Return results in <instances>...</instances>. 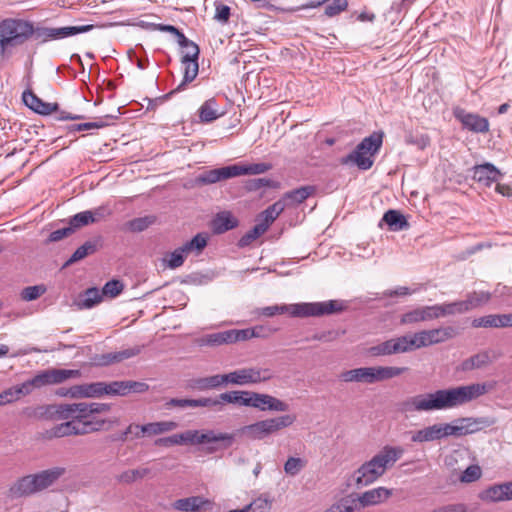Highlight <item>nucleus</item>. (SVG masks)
I'll use <instances>...</instances> for the list:
<instances>
[{"label":"nucleus","instance_id":"nucleus-60","mask_svg":"<svg viewBox=\"0 0 512 512\" xmlns=\"http://www.w3.org/2000/svg\"><path fill=\"white\" fill-rule=\"evenodd\" d=\"M181 48L183 49L181 61L198 60L200 50L196 43L189 40L187 45L182 46Z\"/></svg>","mask_w":512,"mask_h":512},{"label":"nucleus","instance_id":"nucleus-6","mask_svg":"<svg viewBox=\"0 0 512 512\" xmlns=\"http://www.w3.org/2000/svg\"><path fill=\"white\" fill-rule=\"evenodd\" d=\"M271 165L267 163L233 164L221 168L211 169L203 172L198 177L201 184H214L222 180L242 175H258L270 170Z\"/></svg>","mask_w":512,"mask_h":512},{"label":"nucleus","instance_id":"nucleus-16","mask_svg":"<svg viewBox=\"0 0 512 512\" xmlns=\"http://www.w3.org/2000/svg\"><path fill=\"white\" fill-rule=\"evenodd\" d=\"M94 28V25H80V26H67V27H44L38 29L37 36L42 39V41H50V40H58L67 38L70 36H74L80 33H86L91 31Z\"/></svg>","mask_w":512,"mask_h":512},{"label":"nucleus","instance_id":"nucleus-25","mask_svg":"<svg viewBox=\"0 0 512 512\" xmlns=\"http://www.w3.org/2000/svg\"><path fill=\"white\" fill-rule=\"evenodd\" d=\"M184 71H183V80L181 83L169 93H167L164 98L169 99L172 95L181 92L186 89L187 84L191 83L198 75L199 72V64L198 60H189V61H181Z\"/></svg>","mask_w":512,"mask_h":512},{"label":"nucleus","instance_id":"nucleus-64","mask_svg":"<svg viewBox=\"0 0 512 512\" xmlns=\"http://www.w3.org/2000/svg\"><path fill=\"white\" fill-rule=\"evenodd\" d=\"M195 251V255H199L208 243V236L205 233L196 234L191 240L188 241Z\"/></svg>","mask_w":512,"mask_h":512},{"label":"nucleus","instance_id":"nucleus-42","mask_svg":"<svg viewBox=\"0 0 512 512\" xmlns=\"http://www.w3.org/2000/svg\"><path fill=\"white\" fill-rule=\"evenodd\" d=\"M285 203L281 199L270 205L267 209H265L261 216L263 217L261 224H267V229L270 224L274 222V220L285 210Z\"/></svg>","mask_w":512,"mask_h":512},{"label":"nucleus","instance_id":"nucleus-48","mask_svg":"<svg viewBox=\"0 0 512 512\" xmlns=\"http://www.w3.org/2000/svg\"><path fill=\"white\" fill-rule=\"evenodd\" d=\"M428 331L430 334V341L433 345L445 342L446 340L453 338L456 334L455 329L451 326L430 329Z\"/></svg>","mask_w":512,"mask_h":512},{"label":"nucleus","instance_id":"nucleus-28","mask_svg":"<svg viewBox=\"0 0 512 512\" xmlns=\"http://www.w3.org/2000/svg\"><path fill=\"white\" fill-rule=\"evenodd\" d=\"M371 370L374 384L399 377L400 375L406 373L409 368L397 366H372Z\"/></svg>","mask_w":512,"mask_h":512},{"label":"nucleus","instance_id":"nucleus-2","mask_svg":"<svg viewBox=\"0 0 512 512\" xmlns=\"http://www.w3.org/2000/svg\"><path fill=\"white\" fill-rule=\"evenodd\" d=\"M111 404L98 402L65 403L63 419H74L77 426L86 435L108 429L116 420L99 418L98 415L110 411Z\"/></svg>","mask_w":512,"mask_h":512},{"label":"nucleus","instance_id":"nucleus-26","mask_svg":"<svg viewBox=\"0 0 512 512\" xmlns=\"http://www.w3.org/2000/svg\"><path fill=\"white\" fill-rule=\"evenodd\" d=\"M315 187L306 185L286 192L280 199L284 201L285 207L297 206L315 193Z\"/></svg>","mask_w":512,"mask_h":512},{"label":"nucleus","instance_id":"nucleus-14","mask_svg":"<svg viewBox=\"0 0 512 512\" xmlns=\"http://www.w3.org/2000/svg\"><path fill=\"white\" fill-rule=\"evenodd\" d=\"M149 390V385L141 381L125 380L105 382V395L127 396L131 393L142 394Z\"/></svg>","mask_w":512,"mask_h":512},{"label":"nucleus","instance_id":"nucleus-63","mask_svg":"<svg viewBox=\"0 0 512 512\" xmlns=\"http://www.w3.org/2000/svg\"><path fill=\"white\" fill-rule=\"evenodd\" d=\"M341 512H354L356 510L361 509L360 502L357 498L346 497L342 498L339 502H337Z\"/></svg>","mask_w":512,"mask_h":512},{"label":"nucleus","instance_id":"nucleus-46","mask_svg":"<svg viewBox=\"0 0 512 512\" xmlns=\"http://www.w3.org/2000/svg\"><path fill=\"white\" fill-rule=\"evenodd\" d=\"M366 351L371 357H383L395 354L391 339L372 345L368 347Z\"/></svg>","mask_w":512,"mask_h":512},{"label":"nucleus","instance_id":"nucleus-57","mask_svg":"<svg viewBox=\"0 0 512 512\" xmlns=\"http://www.w3.org/2000/svg\"><path fill=\"white\" fill-rule=\"evenodd\" d=\"M91 223H93V218L88 210L75 214L69 221V225L73 231Z\"/></svg>","mask_w":512,"mask_h":512},{"label":"nucleus","instance_id":"nucleus-45","mask_svg":"<svg viewBox=\"0 0 512 512\" xmlns=\"http://www.w3.org/2000/svg\"><path fill=\"white\" fill-rule=\"evenodd\" d=\"M96 250V243L92 241L85 242L83 245H81L75 250L71 257L66 261L65 266L72 265L73 263L84 259L86 256L96 252Z\"/></svg>","mask_w":512,"mask_h":512},{"label":"nucleus","instance_id":"nucleus-37","mask_svg":"<svg viewBox=\"0 0 512 512\" xmlns=\"http://www.w3.org/2000/svg\"><path fill=\"white\" fill-rule=\"evenodd\" d=\"M382 145V134L373 133L368 137H365L355 148L358 152L362 151L369 156L373 157L379 151Z\"/></svg>","mask_w":512,"mask_h":512},{"label":"nucleus","instance_id":"nucleus-24","mask_svg":"<svg viewBox=\"0 0 512 512\" xmlns=\"http://www.w3.org/2000/svg\"><path fill=\"white\" fill-rule=\"evenodd\" d=\"M74 398H101L105 395V382H92L72 386Z\"/></svg>","mask_w":512,"mask_h":512},{"label":"nucleus","instance_id":"nucleus-19","mask_svg":"<svg viewBox=\"0 0 512 512\" xmlns=\"http://www.w3.org/2000/svg\"><path fill=\"white\" fill-rule=\"evenodd\" d=\"M472 170L473 179L486 187H490L502 177V173L491 163L476 165Z\"/></svg>","mask_w":512,"mask_h":512},{"label":"nucleus","instance_id":"nucleus-61","mask_svg":"<svg viewBox=\"0 0 512 512\" xmlns=\"http://www.w3.org/2000/svg\"><path fill=\"white\" fill-rule=\"evenodd\" d=\"M481 469L478 465H470L462 473L460 480L464 483H471L481 477Z\"/></svg>","mask_w":512,"mask_h":512},{"label":"nucleus","instance_id":"nucleus-44","mask_svg":"<svg viewBox=\"0 0 512 512\" xmlns=\"http://www.w3.org/2000/svg\"><path fill=\"white\" fill-rule=\"evenodd\" d=\"M226 377L227 374L203 377L196 381V385L201 390L218 388L222 385L228 384V379H226Z\"/></svg>","mask_w":512,"mask_h":512},{"label":"nucleus","instance_id":"nucleus-36","mask_svg":"<svg viewBox=\"0 0 512 512\" xmlns=\"http://www.w3.org/2000/svg\"><path fill=\"white\" fill-rule=\"evenodd\" d=\"M382 221L389 226L391 231H402L409 228L406 218L398 210L391 209L385 212Z\"/></svg>","mask_w":512,"mask_h":512},{"label":"nucleus","instance_id":"nucleus-40","mask_svg":"<svg viewBox=\"0 0 512 512\" xmlns=\"http://www.w3.org/2000/svg\"><path fill=\"white\" fill-rule=\"evenodd\" d=\"M102 291L93 287L88 288L85 292L80 296L78 306L81 309H90L95 305L99 304L102 301Z\"/></svg>","mask_w":512,"mask_h":512},{"label":"nucleus","instance_id":"nucleus-29","mask_svg":"<svg viewBox=\"0 0 512 512\" xmlns=\"http://www.w3.org/2000/svg\"><path fill=\"white\" fill-rule=\"evenodd\" d=\"M391 495V491L384 488L378 487L368 491H365L358 496L360 507L364 508L371 505H377L384 500L388 499Z\"/></svg>","mask_w":512,"mask_h":512},{"label":"nucleus","instance_id":"nucleus-4","mask_svg":"<svg viewBox=\"0 0 512 512\" xmlns=\"http://www.w3.org/2000/svg\"><path fill=\"white\" fill-rule=\"evenodd\" d=\"M345 304L339 300L323 302L295 303L266 306L258 309V314L273 317L277 314H289L291 317H320L343 311Z\"/></svg>","mask_w":512,"mask_h":512},{"label":"nucleus","instance_id":"nucleus-15","mask_svg":"<svg viewBox=\"0 0 512 512\" xmlns=\"http://www.w3.org/2000/svg\"><path fill=\"white\" fill-rule=\"evenodd\" d=\"M453 436L450 423H436L415 431L411 441L415 443L432 442Z\"/></svg>","mask_w":512,"mask_h":512},{"label":"nucleus","instance_id":"nucleus-51","mask_svg":"<svg viewBox=\"0 0 512 512\" xmlns=\"http://www.w3.org/2000/svg\"><path fill=\"white\" fill-rule=\"evenodd\" d=\"M271 509V501L266 497H258L253 500L249 505L242 509H237L239 512H269Z\"/></svg>","mask_w":512,"mask_h":512},{"label":"nucleus","instance_id":"nucleus-17","mask_svg":"<svg viewBox=\"0 0 512 512\" xmlns=\"http://www.w3.org/2000/svg\"><path fill=\"white\" fill-rule=\"evenodd\" d=\"M65 403L40 405L36 407H26L23 414L31 419L36 420H54L63 419Z\"/></svg>","mask_w":512,"mask_h":512},{"label":"nucleus","instance_id":"nucleus-7","mask_svg":"<svg viewBox=\"0 0 512 512\" xmlns=\"http://www.w3.org/2000/svg\"><path fill=\"white\" fill-rule=\"evenodd\" d=\"M31 23L17 19L0 22V55L4 56L9 47L22 45L33 34Z\"/></svg>","mask_w":512,"mask_h":512},{"label":"nucleus","instance_id":"nucleus-21","mask_svg":"<svg viewBox=\"0 0 512 512\" xmlns=\"http://www.w3.org/2000/svg\"><path fill=\"white\" fill-rule=\"evenodd\" d=\"M178 427V423L175 421H158L144 424L142 426H133L136 428L135 438L142 436H156L164 433L171 432Z\"/></svg>","mask_w":512,"mask_h":512},{"label":"nucleus","instance_id":"nucleus-1","mask_svg":"<svg viewBox=\"0 0 512 512\" xmlns=\"http://www.w3.org/2000/svg\"><path fill=\"white\" fill-rule=\"evenodd\" d=\"M495 382L471 383L407 397L399 410L405 414L449 410L470 403L495 388Z\"/></svg>","mask_w":512,"mask_h":512},{"label":"nucleus","instance_id":"nucleus-32","mask_svg":"<svg viewBox=\"0 0 512 512\" xmlns=\"http://www.w3.org/2000/svg\"><path fill=\"white\" fill-rule=\"evenodd\" d=\"M495 358V356H491L489 351H482L465 359L461 364V369L462 371L480 369L491 364Z\"/></svg>","mask_w":512,"mask_h":512},{"label":"nucleus","instance_id":"nucleus-38","mask_svg":"<svg viewBox=\"0 0 512 512\" xmlns=\"http://www.w3.org/2000/svg\"><path fill=\"white\" fill-rule=\"evenodd\" d=\"M222 116L217 101L214 98L206 100L199 108V118L203 123H210Z\"/></svg>","mask_w":512,"mask_h":512},{"label":"nucleus","instance_id":"nucleus-58","mask_svg":"<svg viewBox=\"0 0 512 512\" xmlns=\"http://www.w3.org/2000/svg\"><path fill=\"white\" fill-rule=\"evenodd\" d=\"M46 292L44 285L28 286L21 292V298L25 301H33Z\"/></svg>","mask_w":512,"mask_h":512},{"label":"nucleus","instance_id":"nucleus-43","mask_svg":"<svg viewBox=\"0 0 512 512\" xmlns=\"http://www.w3.org/2000/svg\"><path fill=\"white\" fill-rule=\"evenodd\" d=\"M434 306L435 312L437 314V319L448 315L465 313L461 300L450 303L435 304Z\"/></svg>","mask_w":512,"mask_h":512},{"label":"nucleus","instance_id":"nucleus-27","mask_svg":"<svg viewBox=\"0 0 512 512\" xmlns=\"http://www.w3.org/2000/svg\"><path fill=\"white\" fill-rule=\"evenodd\" d=\"M339 379L346 383L373 384L371 367H360L340 373Z\"/></svg>","mask_w":512,"mask_h":512},{"label":"nucleus","instance_id":"nucleus-9","mask_svg":"<svg viewBox=\"0 0 512 512\" xmlns=\"http://www.w3.org/2000/svg\"><path fill=\"white\" fill-rule=\"evenodd\" d=\"M236 435L215 430H192V445L206 444L207 453L225 451L235 443Z\"/></svg>","mask_w":512,"mask_h":512},{"label":"nucleus","instance_id":"nucleus-35","mask_svg":"<svg viewBox=\"0 0 512 512\" xmlns=\"http://www.w3.org/2000/svg\"><path fill=\"white\" fill-rule=\"evenodd\" d=\"M238 221L229 212H221L216 215L212 222V229L216 234H222L235 228Z\"/></svg>","mask_w":512,"mask_h":512},{"label":"nucleus","instance_id":"nucleus-47","mask_svg":"<svg viewBox=\"0 0 512 512\" xmlns=\"http://www.w3.org/2000/svg\"><path fill=\"white\" fill-rule=\"evenodd\" d=\"M150 472H151V470L149 468H146V467L126 470V471L122 472L117 477V479L121 483L130 484V483H133V482H135L137 480L143 479Z\"/></svg>","mask_w":512,"mask_h":512},{"label":"nucleus","instance_id":"nucleus-62","mask_svg":"<svg viewBox=\"0 0 512 512\" xmlns=\"http://www.w3.org/2000/svg\"><path fill=\"white\" fill-rule=\"evenodd\" d=\"M412 337L415 350L433 345L432 342L430 341V334L428 330H422L417 333H414Z\"/></svg>","mask_w":512,"mask_h":512},{"label":"nucleus","instance_id":"nucleus-31","mask_svg":"<svg viewBox=\"0 0 512 512\" xmlns=\"http://www.w3.org/2000/svg\"><path fill=\"white\" fill-rule=\"evenodd\" d=\"M66 421L55 425L47 431L49 438H61L71 435H82V431L77 426V421L74 419H65Z\"/></svg>","mask_w":512,"mask_h":512},{"label":"nucleus","instance_id":"nucleus-39","mask_svg":"<svg viewBox=\"0 0 512 512\" xmlns=\"http://www.w3.org/2000/svg\"><path fill=\"white\" fill-rule=\"evenodd\" d=\"M491 298L489 292L474 291L467 295L465 300H461L464 308V312H468L475 308H478L486 304Z\"/></svg>","mask_w":512,"mask_h":512},{"label":"nucleus","instance_id":"nucleus-23","mask_svg":"<svg viewBox=\"0 0 512 512\" xmlns=\"http://www.w3.org/2000/svg\"><path fill=\"white\" fill-rule=\"evenodd\" d=\"M22 99L27 107L41 115H50L58 110L57 103L44 102L30 90L23 92Z\"/></svg>","mask_w":512,"mask_h":512},{"label":"nucleus","instance_id":"nucleus-10","mask_svg":"<svg viewBox=\"0 0 512 512\" xmlns=\"http://www.w3.org/2000/svg\"><path fill=\"white\" fill-rule=\"evenodd\" d=\"M273 372L269 368L245 367L227 373L229 384L245 386L269 381Z\"/></svg>","mask_w":512,"mask_h":512},{"label":"nucleus","instance_id":"nucleus-33","mask_svg":"<svg viewBox=\"0 0 512 512\" xmlns=\"http://www.w3.org/2000/svg\"><path fill=\"white\" fill-rule=\"evenodd\" d=\"M154 444L159 447H172L176 445H192V430H186L179 434L161 437Z\"/></svg>","mask_w":512,"mask_h":512},{"label":"nucleus","instance_id":"nucleus-50","mask_svg":"<svg viewBox=\"0 0 512 512\" xmlns=\"http://www.w3.org/2000/svg\"><path fill=\"white\" fill-rule=\"evenodd\" d=\"M395 354L406 353L415 350L412 335H403L391 338Z\"/></svg>","mask_w":512,"mask_h":512},{"label":"nucleus","instance_id":"nucleus-59","mask_svg":"<svg viewBox=\"0 0 512 512\" xmlns=\"http://www.w3.org/2000/svg\"><path fill=\"white\" fill-rule=\"evenodd\" d=\"M124 285L119 280H110L102 288L103 296L114 298L123 291Z\"/></svg>","mask_w":512,"mask_h":512},{"label":"nucleus","instance_id":"nucleus-5","mask_svg":"<svg viewBox=\"0 0 512 512\" xmlns=\"http://www.w3.org/2000/svg\"><path fill=\"white\" fill-rule=\"evenodd\" d=\"M64 473L65 468L53 467L35 474L23 476L17 479L10 486L9 495L12 498H21L33 495L51 486Z\"/></svg>","mask_w":512,"mask_h":512},{"label":"nucleus","instance_id":"nucleus-52","mask_svg":"<svg viewBox=\"0 0 512 512\" xmlns=\"http://www.w3.org/2000/svg\"><path fill=\"white\" fill-rule=\"evenodd\" d=\"M155 222L154 216H144L132 219L126 223V227L131 232H142Z\"/></svg>","mask_w":512,"mask_h":512},{"label":"nucleus","instance_id":"nucleus-53","mask_svg":"<svg viewBox=\"0 0 512 512\" xmlns=\"http://www.w3.org/2000/svg\"><path fill=\"white\" fill-rule=\"evenodd\" d=\"M185 256L182 254L179 248L174 251L167 253L162 259L163 265L169 269H176L184 264Z\"/></svg>","mask_w":512,"mask_h":512},{"label":"nucleus","instance_id":"nucleus-20","mask_svg":"<svg viewBox=\"0 0 512 512\" xmlns=\"http://www.w3.org/2000/svg\"><path fill=\"white\" fill-rule=\"evenodd\" d=\"M437 319L435 306H420L401 315L400 323L403 325L416 324Z\"/></svg>","mask_w":512,"mask_h":512},{"label":"nucleus","instance_id":"nucleus-54","mask_svg":"<svg viewBox=\"0 0 512 512\" xmlns=\"http://www.w3.org/2000/svg\"><path fill=\"white\" fill-rule=\"evenodd\" d=\"M306 460L300 457H289L284 463V471L289 476H296L306 467Z\"/></svg>","mask_w":512,"mask_h":512},{"label":"nucleus","instance_id":"nucleus-56","mask_svg":"<svg viewBox=\"0 0 512 512\" xmlns=\"http://www.w3.org/2000/svg\"><path fill=\"white\" fill-rule=\"evenodd\" d=\"M231 344L239 341L249 340L251 338L260 337L257 328L246 329H230Z\"/></svg>","mask_w":512,"mask_h":512},{"label":"nucleus","instance_id":"nucleus-34","mask_svg":"<svg viewBox=\"0 0 512 512\" xmlns=\"http://www.w3.org/2000/svg\"><path fill=\"white\" fill-rule=\"evenodd\" d=\"M140 353L139 347H133L124 349L118 352H111L107 354L101 355V357L98 360L99 365H109L112 363L121 362L125 359H129L131 357H134Z\"/></svg>","mask_w":512,"mask_h":512},{"label":"nucleus","instance_id":"nucleus-22","mask_svg":"<svg viewBox=\"0 0 512 512\" xmlns=\"http://www.w3.org/2000/svg\"><path fill=\"white\" fill-rule=\"evenodd\" d=\"M475 328H508L512 327V313L509 314H490L475 318L472 322Z\"/></svg>","mask_w":512,"mask_h":512},{"label":"nucleus","instance_id":"nucleus-13","mask_svg":"<svg viewBox=\"0 0 512 512\" xmlns=\"http://www.w3.org/2000/svg\"><path fill=\"white\" fill-rule=\"evenodd\" d=\"M453 115L461 123L463 129L474 133H486L489 131V121L485 117L467 112L460 107L453 109Z\"/></svg>","mask_w":512,"mask_h":512},{"label":"nucleus","instance_id":"nucleus-12","mask_svg":"<svg viewBox=\"0 0 512 512\" xmlns=\"http://www.w3.org/2000/svg\"><path fill=\"white\" fill-rule=\"evenodd\" d=\"M80 376L79 370L71 369H56L51 368L36 374L34 379V386L36 389L42 388L47 385H56L65 382L68 379L76 378Z\"/></svg>","mask_w":512,"mask_h":512},{"label":"nucleus","instance_id":"nucleus-30","mask_svg":"<svg viewBox=\"0 0 512 512\" xmlns=\"http://www.w3.org/2000/svg\"><path fill=\"white\" fill-rule=\"evenodd\" d=\"M340 163L343 165H356L360 170H368L372 167L374 158L354 149L351 153L342 157Z\"/></svg>","mask_w":512,"mask_h":512},{"label":"nucleus","instance_id":"nucleus-18","mask_svg":"<svg viewBox=\"0 0 512 512\" xmlns=\"http://www.w3.org/2000/svg\"><path fill=\"white\" fill-rule=\"evenodd\" d=\"M171 506L181 512H202L212 510L214 502L203 496H190L174 501Z\"/></svg>","mask_w":512,"mask_h":512},{"label":"nucleus","instance_id":"nucleus-55","mask_svg":"<svg viewBox=\"0 0 512 512\" xmlns=\"http://www.w3.org/2000/svg\"><path fill=\"white\" fill-rule=\"evenodd\" d=\"M479 498L484 502H503V496L499 484L489 486L481 491Z\"/></svg>","mask_w":512,"mask_h":512},{"label":"nucleus","instance_id":"nucleus-41","mask_svg":"<svg viewBox=\"0 0 512 512\" xmlns=\"http://www.w3.org/2000/svg\"><path fill=\"white\" fill-rule=\"evenodd\" d=\"M200 344L212 347L231 344L230 330L206 334L200 338Z\"/></svg>","mask_w":512,"mask_h":512},{"label":"nucleus","instance_id":"nucleus-3","mask_svg":"<svg viewBox=\"0 0 512 512\" xmlns=\"http://www.w3.org/2000/svg\"><path fill=\"white\" fill-rule=\"evenodd\" d=\"M404 454L401 446H384L369 461L363 463L354 473L353 478L358 487L367 486L380 478Z\"/></svg>","mask_w":512,"mask_h":512},{"label":"nucleus","instance_id":"nucleus-8","mask_svg":"<svg viewBox=\"0 0 512 512\" xmlns=\"http://www.w3.org/2000/svg\"><path fill=\"white\" fill-rule=\"evenodd\" d=\"M295 421V415H281L246 425L241 429V432L249 439L263 440L270 435L276 434L284 428L290 427Z\"/></svg>","mask_w":512,"mask_h":512},{"label":"nucleus","instance_id":"nucleus-49","mask_svg":"<svg viewBox=\"0 0 512 512\" xmlns=\"http://www.w3.org/2000/svg\"><path fill=\"white\" fill-rule=\"evenodd\" d=\"M267 231V224H256L251 230L244 234L238 241V246L243 248L250 245Z\"/></svg>","mask_w":512,"mask_h":512},{"label":"nucleus","instance_id":"nucleus-11","mask_svg":"<svg viewBox=\"0 0 512 512\" xmlns=\"http://www.w3.org/2000/svg\"><path fill=\"white\" fill-rule=\"evenodd\" d=\"M496 423L491 417H462L454 420L451 424L452 435L461 437L490 427Z\"/></svg>","mask_w":512,"mask_h":512}]
</instances>
